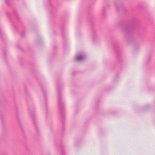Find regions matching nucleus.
Segmentation results:
<instances>
[{"label": "nucleus", "mask_w": 155, "mask_h": 155, "mask_svg": "<svg viewBox=\"0 0 155 155\" xmlns=\"http://www.w3.org/2000/svg\"><path fill=\"white\" fill-rule=\"evenodd\" d=\"M57 92L58 108L61 113V116L62 117V120H63V118L64 117V102L62 99V98L61 95L60 89L58 87H57Z\"/></svg>", "instance_id": "nucleus-1"}, {"label": "nucleus", "mask_w": 155, "mask_h": 155, "mask_svg": "<svg viewBox=\"0 0 155 155\" xmlns=\"http://www.w3.org/2000/svg\"><path fill=\"white\" fill-rule=\"evenodd\" d=\"M86 58L85 54L82 52H79L76 54L75 60L78 61H83Z\"/></svg>", "instance_id": "nucleus-2"}, {"label": "nucleus", "mask_w": 155, "mask_h": 155, "mask_svg": "<svg viewBox=\"0 0 155 155\" xmlns=\"http://www.w3.org/2000/svg\"><path fill=\"white\" fill-rule=\"evenodd\" d=\"M130 30V27L125 28L124 29V31L125 33H128Z\"/></svg>", "instance_id": "nucleus-3"}, {"label": "nucleus", "mask_w": 155, "mask_h": 155, "mask_svg": "<svg viewBox=\"0 0 155 155\" xmlns=\"http://www.w3.org/2000/svg\"><path fill=\"white\" fill-rule=\"evenodd\" d=\"M11 0H5V1L7 4L9 5V2L11 1Z\"/></svg>", "instance_id": "nucleus-4"}, {"label": "nucleus", "mask_w": 155, "mask_h": 155, "mask_svg": "<svg viewBox=\"0 0 155 155\" xmlns=\"http://www.w3.org/2000/svg\"><path fill=\"white\" fill-rule=\"evenodd\" d=\"M149 105H147V106H146V108H147L149 107Z\"/></svg>", "instance_id": "nucleus-5"}]
</instances>
